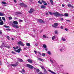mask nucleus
<instances>
[{"instance_id": "1", "label": "nucleus", "mask_w": 74, "mask_h": 74, "mask_svg": "<svg viewBox=\"0 0 74 74\" xmlns=\"http://www.w3.org/2000/svg\"><path fill=\"white\" fill-rule=\"evenodd\" d=\"M59 48L60 52H64L66 51V47L63 45H61L59 46Z\"/></svg>"}, {"instance_id": "2", "label": "nucleus", "mask_w": 74, "mask_h": 74, "mask_svg": "<svg viewBox=\"0 0 74 74\" xmlns=\"http://www.w3.org/2000/svg\"><path fill=\"white\" fill-rule=\"evenodd\" d=\"M49 13L50 14V15H55L56 17H58V16L61 15V14H60L57 12H56V13H52L51 12H49Z\"/></svg>"}, {"instance_id": "3", "label": "nucleus", "mask_w": 74, "mask_h": 74, "mask_svg": "<svg viewBox=\"0 0 74 74\" xmlns=\"http://www.w3.org/2000/svg\"><path fill=\"white\" fill-rule=\"evenodd\" d=\"M18 44L21 45V46L25 47V45H23V42H22L21 41H19V42L18 43Z\"/></svg>"}, {"instance_id": "4", "label": "nucleus", "mask_w": 74, "mask_h": 74, "mask_svg": "<svg viewBox=\"0 0 74 74\" xmlns=\"http://www.w3.org/2000/svg\"><path fill=\"white\" fill-rule=\"evenodd\" d=\"M20 5L21 7H27V5L24 4L23 3H21L20 4Z\"/></svg>"}, {"instance_id": "5", "label": "nucleus", "mask_w": 74, "mask_h": 74, "mask_svg": "<svg viewBox=\"0 0 74 74\" xmlns=\"http://www.w3.org/2000/svg\"><path fill=\"white\" fill-rule=\"evenodd\" d=\"M27 66L28 67H29V68H30V69H31L34 68V67H33V66L29 64H27Z\"/></svg>"}, {"instance_id": "6", "label": "nucleus", "mask_w": 74, "mask_h": 74, "mask_svg": "<svg viewBox=\"0 0 74 74\" xmlns=\"http://www.w3.org/2000/svg\"><path fill=\"white\" fill-rule=\"evenodd\" d=\"M34 11V10L33 9H31L29 11V13H31L32 12H33V11Z\"/></svg>"}, {"instance_id": "7", "label": "nucleus", "mask_w": 74, "mask_h": 74, "mask_svg": "<svg viewBox=\"0 0 74 74\" xmlns=\"http://www.w3.org/2000/svg\"><path fill=\"white\" fill-rule=\"evenodd\" d=\"M53 27H57V26H58V23H54V25H52Z\"/></svg>"}, {"instance_id": "8", "label": "nucleus", "mask_w": 74, "mask_h": 74, "mask_svg": "<svg viewBox=\"0 0 74 74\" xmlns=\"http://www.w3.org/2000/svg\"><path fill=\"white\" fill-rule=\"evenodd\" d=\"M13 26L14 27H15L16 29H18L19 28V27L17 25H13Z\"/></svg>"}, {"instance_id": "9", "label": "nucleus", "mask_w": 74, "mask_h": 74, "mask_svg": "<svg viewBox=\"0 0 74 74\" xmlns=\"http://www.w3.org/2000/svg\"><path fill=\"white\" fill-rule=\"evenodd\" d=\"M27 61L30 63H33V60L28 59L27 60Z\"/></svg>"}, {"instance_id": "10", "label": "nucleus", "mask_w": 74, "mask_h": 74, "mask_svg": "<svg viewBox=\"0 0 74 74\" xmlns=\"http://www.w3.org/2000/svg\"><path fill=\"white\" fill-rule=\"evenodd\" d=\"M49 71V72H50V73H52V74H56V73L53 71H51V70H48Z\"/></svg>"}, {"instance_id": "11", "label": "nucleus", "mask_w": 74, "mask_h": 74, "mask_svg": "<svg viewBox=\"0 0 74 74\" xmlns=\"http://www.w3.org/2000/svg\"><path fill=\"white\" fill-rule=\"evenodd\" d=\"M56 39V37L55 36H53L52 37V40H53L54 41H55Z\"/></svg>"}, {"instance_id": "12", "label": "nucleus", "mask_w": 74, "mask_h": 74, "mask_svg": "<svg viewBox=\"0 0 74 74\" xmlns=\"http://www.w3.org/2000/svg\"><path fill=\"white\" fill-rule=\"evenodd\" d=\"M16 52H18V53H19L21 52V49H18V50H17L15 51Z\"/></svg>"}, {"instance_id": "13", "label": "nucleus", "mask_w": 74, "mask_h": 74, "mask_svg": "<svg viewBox=\"0 0 74 74\" xmlns=\"http://www.w3.org/2000/svg\"><path fill=\"white\" fill-rule=\"evenodd\" d=\"M38 21L40 23H44V21L42 20L41 19L39 20Z\"/></svg>"}, {"instance_id": "14", "label": "nucleus", "mask_w": 74, "mask_h": 74, "mask_svg": "<svg viewBox=\"0 0 74 74\" xmlns=\"http://www.w3.org/2000/svg\"><path fill=\"white\" fill-rule=\"evenodd\" d=\"M10 66H13V67H16V65L13 64H10Z\"/></svg>"}, {"instance_id": "15", "label": "nucleus", "mask_w": 74, "mask_h": 74, "mask_svg": "<svg viewBox=\"0 0 74 74\" xmlns=\"http://www.w3.org/2000/svg\"><path fill=\"white\" fill-rule=\"evenodd\" d=\"M41 8H44L45 9L46 8V6L44 5H42L40 6Z\"/></svg>"}, {"instance_id": "16", "label": "nucleus", "mask_w": 74, "mask_h": 74, "mask_svg": "<svg viewBox=\"0 0 74 74\" xmlns=\"http://www.w3.org/2000/svg\"><path fill=\"white\" fill-rule=\"evenodd\" d=\"M18 61H19V62H23V60L21 58H18Z\"/></svg>"}, {"instance_id": "17", "label": "nucleus", "mask_w": 74, "mask_h": 74, "mask_svg": "<svg viewBox=\"0 0 74 74\" xmlns=\"http://www.w3.org/2000/svg\"><path fill=\"white\" fill-rule=\"evenodd\" d=\"M13 23L14 24H15V25H18V22L17 21H14L13 22Z\"/></svg>"}, {"instance_id": "18", "label": "nucleus", "mask_w": 74, "mask_h": 74, "mask_svg": "<svg viewBox=\"0 0 74 74\" xmlns=\"http://www.w3.org/2000/svg\"><path fill=\"white\" fill-rule=\"evenodd\" d=\"M61 40L63 41H66V40L65 38H64L63 37L62 38Z\"/></svg>"}, {"instance_id": "19", "label": "nucleus", "mask_w": 74, "mask_h": 74, "mask_svg": "<svg viewBox=\"0 0 74 74\" xmlns=\"http://www.w3.org/2000/svg\"><path fill=\"white\" fill-rule=\"evenodd\" d=\"M38 60H40V61H42V62H43L44 61V60H42V59H41L40 58H38Z\"/></svg>"}, {"instance_id": "20", "label": "nucleus", "mask_w": 74, "mask_h": 74, "mask_svg": "<svg viewBox=\"0 0 74 74\" xmlns=\"http://www.w3.org/2000/svg\"><path fill=\"white\" fill-rule=\"evenodd\" d=\"M68 6L69 7H72V8H74V7L71 6L70 4H68Z\"/></svg>"}, {"instance_id": "21", "label": "nucleus", "mask_w": 74, "mask_h": 74, "mask_svg": "<svg viewBox=\"0 0 74 74\" xmlns=\"http://www.w3.org/2000/svg\"><path fill=\"white\" fill-rule=\"evenodd\" d=\"M43 47L44 48H47V45H46L45 44L43 45Z\"/></svg>"}, {"instance_id": "22", "label": "nucleus", "mask_w": 74, "mask_h": 74, "mask_svg": "<svg viewBox=\"0 0 74 74\" xmlns=\"http://www.w3.org/2000/svg\"><path fill=\"white\" fill-rule=\"evenodd\" d=\"M13 48L14 49H18V47L16 46V47H14Z\"/></svg>"}, {"instance_id": "23", "label": "nucleus", "mask_w": 74, "mask_h": 74, "mask_svg": "<svg viewBox=\"0 0 74 74\" xmlns=\"http://www.w3.org/2000/svg\"><path fill=\"white\" fill-rule=\"evenodd\" d=\"M3 23H4L3 21L0 22V25H3Z\"/></svg>"}, {"instance_id": "24", "label": "nucleus", "mask_w": 74, "mask_h": 74, "mask_svg": "<svg viewBox=\"0 0 74 74\" xmlns=\"http://www.w3.org/2000/svg\"><path fill=\"white\" fill-rule=\"evenodd\" d=\"M0 16H4V14L0 12Z\"/></svg>"}, {"instance_id": "25", "label": "nucleus", "mask_w": 74, "mask_h": 74, "mask_svg": "<svg viewBox=\"0 0 74 74\" xmlns=\"http://www.w3.org/2000/svg\"><path fill=\"white\" fill-rule=\"evenodd\" d=\"M40 67H41V68L42 69H43V70H44V71H45V68H44V66H41Z\"/></svg>"}, {"instance_id": "26", "label": "nucleus", "mask_w": 74, "mask_h": 74, "mask_svg": "<svg viewBox=\"0 0 74 74\" xmlns=\"http://www.w3.org/2000/svg\"><path fill=\"white\" fill-rule=\"evenodd\" d=\"M26 45L28 47H29V46H30V44L29 43H27Z\"/></svg>"}, {"instance_id": "27", "label": "nucleus", "mask_w": 74, "mask_h": 74, "mask_svg": "<svg viewBox=\"0 0 74 74\" xmlns=\"http://www.w3.org/2000/svg\"><path fill=\"white\" fill-rule=\"evenodd\" d=\"M50 2H51V4L52 5H53V1L52 0H49Z\"/></svg>"}, {"instance_id": "28", "label": "nucleus", "mask_w": 74, "mask_h": 74, "mask_svg": "<svg viewBox=\"0 0 74 74\" xmlns=\"http://www.w3.org/2000/svg\"><path fill=\"white\" fill-rule=\"evenodd\" d=\"M2 19L3 21H4V22H5V18L4 17H2Z\"/></svg>"}, {"instance_id": "29", "label": "nucleus", "mask_w": 74, "mask_h": 74, "mask_svg": "<svg viewBox=\"0 0 74 74\" xmlns=\"http://www.w3.org/2000/svg\"><path fill=\"white\" fill-rule=\"evenodd\" d=\"M64 15L65 16H69V15L67 13H65L64 14Z\"/></svg>"}, {"instance_id": "30", "label": "nucleus", "mask_w": 74, "mask_h": 74, "mask_svg": "<svg viewBox=\"0 0 74 74\" xmlns=\"http://www.w3.org/2000/svg\"><path fill=\"white\" fill-rule=\"evenodd\" d=\"M41 1L42 3H46V1H45L42 0Z\"/></svg>"}, {"instance_id": "31", "label": "nucleus", "mask_w": 74, "mask_h": 74, "mask_svg": "<svg viewBox=\"0 0 74 74\" xmlns=\"http://www.w3.org/2000/svg\"><path fill=\"white\" fill-rule=\"evenodd\" d=\"M2 4H7V3L4 1L2 2Z\"/></svg>"}, {"instance_id": "32", "label": "nucleus", "mask_w": 74, "mask_h": 74, "mask_svg": "<svg viewBox=\"0 0 74 74\" xmlns=\"http://www.w3.org/2000/svg\"><path fill=\"white\" fill-rule=\"evenodd\" d=\"M42 37H43V38H47V37L46 36L45 34L43 35Z\"/></svg>"}, {"instance_id": "33", "label": "nucleus", "mask_w": 74, "mask_h": 74, "mask_svg": "<svg viewBox=\"0 0 74 74\" xmlns=\"http://www.w3.org/2000/svg\"><path fill=\"white\" fill-rule=\"evenodd\" d=\"M4 27H6V28H8L10 27H9V26H6V25H4Z\"/></svg>"}, {"instance_id": "34", "label": "nucleus", "mask_w": 74, "mask_h": 74, "mask_svg": "<svg viewBox=\"0 0 74 74\" xmlns=\"http://www.w3.org/2000/svg\"><path fill=\"white\" fill-rule=\"evenodd\" d=\"M42 56L43 57H45V53H42Z\"/></svg>"}, {"instance_id": "35", "label": "nucleus", "mask_w": 74, "mask_h": 74, "mask_svg": "<svg viewBox=\"0 0 74 74\" xmlns=\"http://www.w3.org/2000/svg\"><path fill=\"white\" fill-rule=\"evenodd\" d=\"M47 53H48V54H49V55H51V52L49 51H48Z\"/></svg>"}, {"instance_id": "36", "label": "nucleus", "mask_w": 74, "mask_h": 74, "mask_svg": "<svg viewBox=\"0 0 74 74\" xmlns=\"http://www.w3.org/2000/svg\"><path fill=\"white\" fill-rule=\"evenodd\" d=\"M7 38L8 40H10V36H7Z\"/></svg>"}, {"instance_id": "37", "label": "nucleus", "mask_w": 74, "mask_h": 74, "mask_svg": "<svg viewBox=\"0 0 74 74\" xmlns=\"http://www.w3.org/2000/svg\"><path fill=\"white\" fill-rule=\"evenodd\" d=\"M38 3H39V4H42V2H40V1H38Z\"/></svg>"}, {"instance_id": "38", "label": "nucleus", "mask_w": 74, "mask_h": 74, "mask_svg": "<svg viewBox=\"0 0 74 74\" xmlns=\"http://www.w3.org/2000/svg\"><path fill=\"white\" fill-rule=\"evenodd\" d=\"M45 73L46 74H48V72H47V71H46L45 69Z\"/></svg>"}, {"instance_id": "39", "label": "nucleus", "mask_w": 74, "mask_h": 74, "mask_svg": "<svg viewBox=\"0 0 74 74\" xmlns=\"http://www.w3.org/2000/svg\"><path fill=\"white\" fill-rule=\"evenodd\" d=\"M19 22H23V20H19Z\"/></svg>"}, {"instance_id": "40", "label": "nucleus", "mask_w": 74, "mask_h": 74, "mask_svg": "<svg viewBox=\"0 0 74 74\" xmlns=\"http://www.w3.org/2000/svg\"><path fill=\"white\" fill-rule=\"evenodd\" d=\"M55 34H58V31H55Z\"/></svg>"}, {"instance_id": "41", "label": "nucleus", "mask_w": 74, "mask_h": 74, "mask_svg": "<svg viewBox=\"0 0 74 74\" xmlns=\"http://www.w3.org/2000/svg\"><path fill=\"white\" fill-rule=\"evenodd\" d=\"M12 17H11V16L9 18V19H10H10H12Z\"/></svg>"}, {"instance_id": "42", "label": "nucleus", "mask_w": 74, "mask_h": 74, "mask_svg": "<svg viewBox=\"0 0 74 74\" xmlns=\"http://www.w3.org/2000/svg\"><path fill=\"white\" fill-rule=\"evenodd\" d=\"M22 71H23V72H24L25 73V70L23 69H22Z\"/></svg>"}, {"instance_id": "43", "label": "nucleus", "mask_w": 74, "mask_h": 74, "mask_svg": "<svg viewBox=\"0 0 74 74\" xmlns=\"http://www.w3.org/2000/svg\"><path fill=\"white\" fill-rule=\"evenodd\" d=\"M36 71H37L38 72H39L40 71V70L38 69H37L36 70Z\"/></svg>"}, {"instance_id": "44", "label": "nucleus", "mask_w": 74, "mask_h": 74, "mask_svg": "<svg viewBox=\"0 0 74 74\" xmlns=\"http://www.w3.org/2000/svg\"><path fill=\"white\" fill-rule=\"evenodd\" d=\"M50 61L51 63H53V61L51 59H50Z\"/></svg>"}, {"instance_id": "45", "label": "nucleus", "mask_w": 74, "mask_h": 74, "mask_svg": "<svg viewBox=\"0 0 74 74\" xmlns=\"http://www.w3.org/2000/svg\"><path fill=\"white\" fill-rule=\"evenodd\" d=\"M12 53H13V54H15L16 53L14 52V51H12Z\"/></svg>"}, {"instance_id": "46", "label": "nucleus", "mask_w": 74, "mask_h": 74, "mask_svg": "<svg viewBox=\"0 0 74 74\" xmlns=\"http://www.w3.org/2000/svg\"><path fill=\"white\" fill-rule=\"evenodd\" d=\"M21 73H22V74H24L25 73V72H23L22 71H21Z\"/></svg>"}, {"instance_id": "47", "label": "nucleus", "mask_w": 74, "mask_h": 74, "mask_svg": "<svg viewBox=\"0 0 74 74\" xmlns=\"http://www.w3.org/2000/svg\"><path fill=\"white\" fill-rule=\"evenodd\" d=\"M1 49H3V45H1Z\"/></svg>"}, {"instance_id": "48", "label": "nucleus", "mask_w": 74, "mask_h": 74, "mask_svg": "<svg viewBox=\"0 0 74 74\" xmlns=\"http://www.w3.org/2000/svg\"><path fill=\"white\" fill-rule=\"evenodd\" d=\"M2 34V31L0 30V34Z\"/></svg>"}, {"instance_id": "49", "label": "nucleus", "mask_w": 74, "mask_h": 74, "mask_svg": "<svg viewBox=\"0 0 74 74\" xmlns=\"http://www.w3.org/2000/svg\"><path fill=\"white\" fill-rule=\"evenodd\" d=\"M38 74H44V73H42V72H40Z\"/></svg>"}, {"instance_id": "50", "label": "nucleus", "mask_w": 74, "mask_h": 74, "mask_svg": "<svg viewBox=\"0 0 74 74\" xmlns=\"http://www.w3.org/2000/svg\"><path fill=\"white\" fill-rule=\"evenodd\" d=\"M48 12H46V15H48Z\"/></svg>"}, {"instance_id": "51", "label": "nucleus", "mask_w": 74, "mask_h": 74, "mask_svg": "<svg viewBox=\"0 0 74 74\" xmlns=\"http://www.w3.org/2000/svg\"><path fill=\"white\" fill-rule=\"evenodd\" d=\"M14 2L15 3H16V0H14Z\"/></svg>"}, {"instance_id": "52", "label": "nucleus", "mask_w": 74, "mask_h": 74, "mask_svg": "<svg viewBox=\"0 0 74 74\" xmlns=\"http://www.w3.org/2000/svg\"><path fill=\"white\" fill-rule=\"evenodd\" d=\"M34 52L35 54H36V53H37V51H34Z\"/></svg>"}, {"instance_id": "53", "label": "nucleus", "mask_w": 74, "mask_h": 74, "mask_svg": "<svg viewBox=\"0 0 74 74\" xmlns=\"http://www.w3.org/2000/svg\"><path fill=\"white\" fill-rule=\"evenodd\" d=\"M65 30H66V31H68V29L67 28H65Z\"/></svg>"}, {"instance_id": "54", "label": "nucleus", "mask_w": 74, "mask_h": 74, "mask_svg": "<svg viewBox=\"0 0 74 74\" xmlns=\"http://www.w3.org/2000/svg\"><path fill=\"white\" fill-rule=\"evenodd\" d=\"M61 28L62 29H63V27L62 26H61Z\"/></svg>"}, {"instance_id": "55", "label": "nucleus", "mask_w": 74, "mask_h": 74, "mask_svg": "<svg viewBox=\"0 0 74 74\" xmlns=\"http://www.w3.org/2000/svg\"><path fill=\"white\" fill-rule=\"evenodd\" d=\"M44 5H47V3H44Z\"/></svg>"}, {"instance_id": "56", "label": "nucleus", "mask_w": 74, "mask_h": 74, "mask_svg": "<svg viewBox=\"0 0 74 74\" xmlns=\"http://www.w3.org/2000/svg\"><path fill=\"white\" fill-rule=\"evenodd\" d=\"M45 49L46 50V51H48V49L47 48H45Z\"/></svg>"}, {"instance_id": "57", "label": "nucleus", "mask_w": 74, "mask_h": 74, "mask_svg": "<svg viewBox=\"0 0 74 74\" xmlns=\"http://www.w3.org/2000/svg\"><path fill=\"white\" fill-rule=\"evenodd\" d=\"M2 21L1 18V17H0V21Z\"/></svg>"}, {"instance_id": "58", "label": "nucleus", "mask_w": 74, "mask_h": 74, "mask_svg": "<svg viewBox=\"0 0 74 74\" xmlns=\"http://www.w3.org/2000/svg\"><path fill=\"white\" fill-rule=\"evenodd\" d=\"M38 53H39V54L40 55H41V53L40 52H38Z\"/></svg>"}, {"instance_id": "59", "label": "nucleus", "mask_w": 74, "mask_h": 74, "mask_svg": "<svg viewBox=\"0 0 74 74\" xmlns=\"http://www.w3.org/2000/svg\"><path fill=\"white\" fill-rule=\"evenodd\" d=\"M1 64H2L1 63V62H0V65L1 66Z\"/></svg>"}, {"instance_id": "60", "label": "nucleus", "mask_w": 74, "mask_h": 74, "mask_svg": "<svg viewBox=\"0 0 74 74\" xmlns=\"http://www.w3.org/2000/svg\"><path fill=\"white\" fill-rule=\"evenodd\" d=\"M62 7H64V5L62 4Z\"/></svg>"}, {"instance_id": "61", "label": "nucleus", "mask_w": 74, "mask_h": 74, "mask_svg": "<svg viewBox=\"0 0 74 74\" xmlns=\"http://www.w3.org/2000/svg\"><path fill=\"white\" fill-rule=\"evenodd\" d=\"M35 45L36 46H38V44H37V43L35 44Z\"/></svg>"}, {"instance_id": "62", "label": "nucleus", "mask_w": 74, "mask_h": 74, "mask_svg": "<svg viewBox=\"0 0 74 74\" xmlns=\"http://www.w3.org/2000/svg\"><path fill=\"white\" fill-rule=\"evenodd\" d=\"M66 21H68V22H70V21L69 20H66Z\"/></svg>"}, {"instance_id": "63", "label": "nucleus", "mask_w": 74, "mask_h": 74, "mask_svg": "<svg viewBox=\"0 0 74 74\" xmlns=\"http://www.w3.org/2000/svg\"><path fill=\"white\" fill-rule=\"evenodd\" d=\"M12 40H14V39L13 38H12Z\"/></svg>"}, {"instance_id": "64", "label": "nucleus", "mask_w": 74, "mask_h": 74, "mask_svg": "<svg viewBox=\"0 0 74 74\" xmlns=\"http://www.w3.org/2000/svg\"><path fill=\"white\" fill-rule=\"evenodd\" d=\"M61 20H62V21H63V18H61Z\"/></svg>"}]
</instances>
